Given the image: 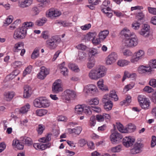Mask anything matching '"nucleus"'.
Listing matches in <instances>:
<instances>
[{
  "instance_id": "nucleus-11",
  "label": "nucleus",
  "mask_w": 156,
  "mask_h": 156,
  "mask_svg": "<svg viewBox=\"0 0 156 156\" xmlns=\"http://www.w3.org/2000/svg\"><path fill=\"white\" fill-rule=\"evenodd\" d=\"M135 140V139L133 137L126 136L123 138L122 144L125 147H128L133 145Z\"/></svg>"
},
{
  "instance_id": "nucleus-18",
  "label": "nucleus",
  "mask_w": 156,
  "mask_h": 156,
  "mask_svg": "<svg viewBox=\"0 0 156 156\" xmlns=\"http://www.w3.org/2000/svg\"><path fill=\"white\" fill-rule=\"evenodd\" d=\"M12 145L14 148H16L20 150L23 149L24 147L23 144L18 140H13Z\"/></svg>"
},
{
  "instance_id": "nucleus-12",
  "label": "nucleus",
  "mask_w": 156,
  "mask_h": 156,
  "mask_svg": "<svg viewBox=\"0 0 156 156\" xmlns=\"http://www.w3.org/2000/svg\"><path fill=\"white\" fill-rule=\"evenodd\" d=\"M97 88L96 86L93 84H90L85 86L84 88V92L87 94H94L96 92Z\"/></svg>"
},
{
  "instance_id": "nucleus-59",
  "label": "nucleus",
  "mask_w": 156,
  "mask_h": 156,
  "mask_svg": "<svg viewBox=\"0 0 156 156\" xmlns=\"http://www.w3.org/2000/svg\"><path fill=\"white\" fill-rule=\"evenodd\" d=\"M150 66L151 68H156V60H152L150 61Z\"/></svg>"
},
{
  "instance_id": "nucleus-54",
  "label": "nucleus",
  "mask_w": 156,
  "mask_h": 156,
  "mask_svg": "<svg viewBox=\"0 0 156 156\" xmlns=\"http://www.w3.org/2000/svg\"><path fill=\"white\" fill-rule=\"evenodd\" d=\"M86 56V54L84 52H80L79 53L78 55L79 59L82 60L85 58Z\"/></svg>"
},
{
  "instance_id": "nucleus-53",
  "label": "nucleus",
  "mask_w": 156,
  "mask_h": 156,
  "mask_svg": "<svg viewBox=\"0 0 156 156\" xmlns=\"http://www.w3.org/2000/svg\"><path fill=\"white\" fill-rule=\"evenodd\" d=\"M89 55L92 56L98 54V52L97 49L93 48L89 50Z\"/></svg>"
},
{
  "instance_id": "nucleus-46",
  "label": "nucleus",
  "mask_w": 156,
  "mask_h": 156,
  "mask_svg": "<svg viewBox=\"0 0 156 156\" xmlns=\"http://www.w3.org/2000/svg\"><path fill=\"white\" fill-rule=\"evenodd\" d=\"M19 29L20 30V32H21V34L24 36L25 38L27 34V28L24 27L23 25L22 26L19 28Z\"/></svg>"
},
{
  "instance_id": "nucleus-29",
  "label": "nucleus",
  "mask_w": 156,
  "mask_h": 156,
  "mask_svg": "<svg viewBox=\"0 0 156 156\" xmlns=\"http://www.w3.org/2000/svg\"><path fill=\"white\" fill-rule=\"evenodd\" d=\"M13 17L10 16V20L11 22H10V29H13L16 28V27L20 23L21 21L20 20H17L14 22L13 23H12V18Z\"/></svg>"
},
{
  "instance_id": "nucleus-16",
  "label": "nucleus",
  "mask_w": 156,
  "mask_h": 156,
  "mask_svg": "<svg viewBox=\"0 0 156 156\" xmlns=\"http://www.w3.org/2000/svg\"><path fill=\"white\" fill-rule=\"evenodd\" d=\"M137 71L139 73L142 74L146 72H150L151 71V67H147L143 65L140 66L138 69Z\"/></svg>"
},
{
  "instance_id": "nucleus-26",
  "label": "nucleus",
  "mask_w": 156,
  "mask_h": 156,
  "mask_svg": "<svg viewBox=\"0 0 156 156\" xmlns=\"http://www.w3.org/2000/svg\"><path fill=\"white\" fill-rule=\"evenodd\" d=\"M41 107H48L50 105V103L44 97H41Z\"/></svg>"
},
{
  "instance_id": "nucleus-60",
  "label": "nucleus",
  "mask_w": 156,
  "mask_h": 156,
  "mask_svg": "<svg viewBox=\"0 0 156 156\" xmlns=\"http://www.w3.org/2000/svg\"><path fill=\"white\" fill-rule=\"evenodd\" d=\"M100 39L99 38H94L92 40V42L93 44L94 45H97L101 43Z\"/></svg>"
},
{
  "instance_id": "nucleus-50",
  "label": "nucleus",
  "mask_w": 156,
  "mask_h": 156,
  "mask_svg": "<svg viewBox=\"0 0 156 156\" xmlns=\"http://www.w3.org/2000/svg\"><path fill=\"white\" fill-rule=\"evenodd\" d=\"M96 119L94 116H92L90 118L89 123L91 127L94 126L96 124Z\"/></svg>"
},
{
  "instance_id": "nucleus-38",
  "label": "nucleus",
  "mask_w": 156,
  "mask_h": 156,
  "mask_svg": "<svg viewBox=\"0 0 156 156\" xmlns=\"http://www.w3.org/2000/svg\"><path fill=\"white\" fill-rule=\"evenodd\" d=\"M131 97L129 95H127V97L126 98L125 100L120 102V105H123L126 104L127 105L129 103H130L131 101Z\"/></svg>"
},
{
  "instance_id": "nucleus-48",
  "label": "nucleus",
  "mask_w": 156,
  "mask_h": 156,
  "mask_svg": "<svg viewBox=\"0 0 156 156\" xmlns=\"http://www.w3.org/2000/svg\"><path fill=\"white\" fill-rule=\"evenodd\" d=\"M3 99L6 101H10V91H5L3 94Z\"/></svg>"
},
{
  "instance_id": "nucleus-40",
  "label": "nucleus",
  "mask_w": 156,
  "mask_h": 156,
  "mask_svg": "<svg viewBox=\"0 0 156 156\" xmlns=\"http://www.w3.org/2000/svg\"><path fill=\"white\" fill-rule=\"evenodd\" d=\"M41 97L36 99L33 101L34 106L37 108H41Z\"/></svg>"
},
{
  "instance_id": "nucleus-25",
  "label": "nucleus",
  "mask_w": 156,
  "mask_h": 156,
  "mask_svg": "<svg viewBox=\"0 0 156 156\" xmlns=\"http://www.w3.org/2000/svg\"><path fill=\"white\" fill-rule=\"evenodd\" d=\"M51 143H48L47 144H37V147L40 150H44L47 148H49L51 146Z\"/></svg>"
},
{
  "instance_id": "nucleus-36",
  "label": "nucleus",
  "mask_w": 156,
  "mask_h": 156,
  "mask_svg": "<svg viewBox=\"0 0 156 156\" xmlns=\"http://www.w3.org/2000/svg\"><path fill=\"white\" fill-rule=\"evenodd\" d=\"M136 128V126L130 123L128 125L125 130H126V132H132L134 131Z\"/></svg>"
},
{
  "instance_id": "nucleus-1",
  "label": "nucleus",
  "mask_w": 156,
  "mask_h": 156,
  "mask_svg": "<svg viewBox=\"0 0 156 156\" xmlns=\"http://www.w3.org/2000/svg\"><path fill=\"white\" fill-rule=\"evenodd\" d=\"M121 35L124 37L123 44L127 47H131L136 46L138 40L135 34L131 32L127 28H123L121 31Z\"/></svg>"
},
{
  "instance_id": "nucleus-23",
  "label": "nucleus",
  "mask_w": 156,
  "mask_h": 156,
  "mask_svg": "<svg viewBox=\"0 0 156 156\" xmlns=\"http://www.w3.org/2000/svg\"><path fill=\"white\" fill-rule=\"evenodd\" d=\"M151 104V102L147 99L146 100H144L143 103L140 104V106L143 109H147L149 108Z\"/></svg>"
},
{
  "instance_id": "nucleus-45",
  "label": "nucleus",
  "mask_w": 156,
  "mask_h": 156,
  "mask_svg": "<svg viewBox=\"0 0 156 156\" xmlns=\"http://www.w3.org/2000/svg\"><path fill=\"white\" fill-rule=\"evenodd\" d=\"M95 60L93 58H89L87 64V66L89 69L92 68L95 64Z\"/></svg>"
},
{
  "instance_id": "nucleus-15",
  "label": "nucleus",
  "mask_w": 156,
  "mask_h": 156,
  "mask_svg": "<svg viewBox=\"0 0 156 156\" xmlns=\"http://www.w3.org/2000/svg\"><path fill=\"white\" fill-rule=\"evenodd\" d=\"M32 3V0H23L18 2V6L21 8H25L30 6Z\"/></svg>"
},
{
  "instance_id": "nucleus-24",
  "label": "nucleus",
  "mask_w": 156,
  "mask_h": 156,
  "mask_svg": "<svg viewBox=\"0 0 156 156\" xmlns=\"http://www.w3.org/2000/svg\"><path fill=\"white\" fill-rule=\"evenodd\" d=\"M20 30L17 29L15 30L13 34V37L15 39H23L24 38V36L21 34Z\"/></svg>"
},
{
  "instance_id": "nucleus-6",
  "label": "nucleus",
  "mask_w": 156,
  "mask_h": 156,
  "mask_svg": "<svg viewBox=\"0 0 156 156\" xmlns=\"http://www.w3.org/2000/svg\"><path fill=\"white\" fill-rule=\"evenodd\" d=\"M117 59V54L112 52L106 58V64L108 65H111L115 63Z\"/></svg>"
},
{
  "instance_id": "nucleus-34",
  "label": "nucleus",
  "mask_w": 156,
  "mask_h": 156,
  "mask_svg": "<svg viewBox=\"0 0 156 156\" xmlns=\"http://www.w3.org/2000/svg\"><path fill=\"white\" fill-rule=\"evenodd\" d=\"M39 55V49L38 48H35L31 54V58L32 59H35L38 57Z\"/></svg>"
},
{
  "instance_id": "nucleus-8",
  "label": "nucleus",
  "mask_w": 156,
  "mask_h": 156,
  "mask_svg": "<svg viewBox=\"0 0 156 156\" xmlns=\"http://www.w3.org/2000/svg\"><path fill=\"white\" fill-rule=\"evenodd\" d=\"M52 89V91L55 93H57L63 90L60 80H58L55 81L53 84Z\"/></svg>"
},
{
  "instance_id": "nucleus-21",
  "label": "nucleus",
  "mask_w": 156,
  "mask_h": 156,
  "mask_svg": "<svg viewBox=\"0 0 156 156\" xmlns=\"http://www.w3.org/2000/svg\"><path fill=\"white\" fill-rule=\"evenodd\" d=\"M23 45L24 44L23 42H18L14 45L13 51L15 52H18L23 48Z\"/></svg>"
},
{
  "instance_id": "nucleus-4",
  "label": "nucleus",
  "mask_w": 156,
  "mask_h": 156,
  "mask_svg": "<svg viewBox=\"0 0 156 156\" xmlns=\"http://www.w3.org/2000/svg\"><path fill=\"white\" fill-rule=\"evenodd\" d=\"M61 41L60 39L57 36H53L47 41L48 47L50 49H54Z\"/></svg>"
},
{
  "instance_id": "nucleus-63",
  "label": "nucleus",
  "mask_w": 156,
  "mask_h": 156,
  "mask_svg": "<svg viewBox=\"0 0 156 156\" xmlns=\"http://www.w3.org/2000/svg\"><path fill=\"white\" fill-rule=\"evenodd\" d=\"M134 86L133 84H129L126 86L124 88V91L126 92L128 91L130 89L132 88Z\"/></svg>"
},
{
  "instance_id": "nucleus-37",
  "label": "nucleus",
  "mask_w": 156,
  "mask_h": 156,
  "mask_svg": "<svg viewBox=\"0 0 156 156\" xmlns=\"http://www.w3.org/2000/svg\"><path fill=\"white\" fill-rule=\"evenodd\" d=\"M92 109V107L84 105L83 106V112L87 115H90L92 114L91 110Z\"/></svg>"
},
{
  "instance_id": "nucleus-30",
  "label": "nucleus",
  "mask_w": 156,
  "mask_h": 156,
  "mask_svg": "<svg viewBox=\"0 0 156 156\" xmlns=\"http://www.w3.org/2000/svg\"><path fill=\"white\" fill-rule=\"evenodd\" d=\"M30 108V105L27 103L25 105L21 108L20 110V113L22 114H24L27 113Z\"/></svg>"
},
{
  "instance_id": "nucleus-51",
  "label": "nucleus",
  "mask_w": 156,
  "mask_h": 156,
  "mask_svg": "<svg viewBox=\"0 0 156 156\" xmlns=\"http://www.w3.org/2000/svg\"><path fill=\"white\" fill-rule=\"evenodd\" d=\"M122 53L124 55L126 56H130L132 55V52L129 50L125 49L122 51Z\"/></svg>"
},
{
  "instance_id": "nucleus-41",
  "label": "nucleus",
  "mask_w": 156,
  "mask_h": 156,
  "mask_svg": "<svg viewBox=\"0 0 156 156\" xmlns=\"http://www.w3.org/2000/svg\"><path fill=\"white\" fill-rule=\"evenodd\" d=\"M48 112V111L45 109H39L36 111V114L38 116H41L46 115Z\"/></svg>"
},
{
  "instance_id": "nucleus-22",
  "label": "nucleus",
  "mask_w": 156,
  "mask_h": 156,
  "mask_svg": "<svg viewBox=\"0 0 156 156\" xmlns=\"http://www.w3.org/2000/svg\"><path fill=\"white\" fill-rule=\"evenodd\" d=\"M109 33V31L107 30H105L100 32L98 35L99 39L101 41H103L106 38Z\"/></svg>"
},
{
  "instance_id": "nucleus-17",
  "label": "nucleus",
  "mask_w": 156,
  "mask_h": 156,
  "mask_svg": "<svg viewBox=\"0 0 156 156\" xmlns=\"http://www.w3.org/2000/svg\"><path fill=\"white\" fill-rule=\"evenodd\" d=\"M31 88L29 86L26 85L24 87L23 97L25 98H28L30 96L31 94Z\"/></svg>"
},
{
  "instance_id": "nucleus-52",
  "label": "nucleus",
  "mask_w": 156,
  "mask_h": 156,
  "mask_svg": "<svg viewBox=\"0 0 156 156\" xmlns=\"http://www.w3.org/2000/svg\"><path fill=\"white\" fill-rule=\"evenodd\" d=\"M46 21L45 18H42L40 20H37L36 22V23L37 25L41 26L43 25V24L45 23Z\"/></svg>"
},
{
  "instance_id": "nucleus-49",
  "label": "nucleus",
  "mask_w": 156,
  "mask_h": 156,
  "mask_svg": "<svg viewBox=\"0 0 156 156\" xmlns=\"http://www.w3.org/2000/svg\"><path fill=\"white\" fill-rule=\"evenodd\" d=\"M32 66H30L27 67L23 71V76H25L27 74H29L31 71Z\"/></svg>"
},
{
  "instance_id": "nucleus-39",
  "label": "nucleus",
  "mask_w": 156,
  "mask_h": 156,
  "mask_svg": "<svg viewBox=\"0 0 156 156\" xmlns=\"http://www.w3.org/2000/svg\"><path fill=\"white\" fill-rule=\"evenodd\" d=\"M68 66L70 69L75 72H78L80 71L78 66L75 64L69 63Z\"/></svg>"
},
{
  "instance_id": "nucleus-3",
  "label": "nucleus",
  "mask_w": 156,
  "mask_h": 156,
  "mask_svg": "<svg viewBox=\"0 0 156 156\" xmlns=\"http://www.w3.org/2000/svg\"><path fill=\"white\" fill-rule=\"evenodd\" d=\"M112 98H113L115 101L118 100V98L114 90L111 91L109 95H105L102 98V101L104 105V108L106 111L110 110L113 107V104L111 100Z\"/></svg>"
},
{
  "instance_id": "nucleus-56",
  "label": "nucleus",
  "mask_w": 156,
  "mask_h": 156,
  "mask_svg": "<svg viewBox=\"0 0 156 156\" xmlns=\"http://www.w3.org/2000/svg\"><path fill=\"white\" fill-rule=\"evenodd\" d=\"M44 129V126L42 125H39L38 126V129L37 130L38 133L40 134H42Z\"/></svg>"
},
{
  "instance_id": "nucleus-62",
  "label": "nucleus",
  "mask_w": 156,
  "mask_h": 156,
  "mask_svg": "<svg viewBox=\"0 0 156 156\" xmlns=\"http://www.w3.org/2000/svg\"><path fill=\"white\" fill-rule=\"evenodd\" d=\"M121 150V147L120 146H118L112 148L111 151L113 152H119Z\"/></svg>"
},
{
  "instance_id": "nucleus-32",
  "label": "nucleus",
  "mask_w": 156,
  "mask_h": 156,
  "mask_svg": "<svg viewBox=\"0 0 156 156\" xmlns=\"http://www.w3.org/2000/svg\"><path fill=\"white\" fill-rule=\"evenodd\" d=\"M39 2H41L40 6L43 8L48 7L49 5L50 1L49 0H37Z\"/></svg>"
},
{
  "instance_id": "nucleus-31",
  "label": "nucleus",
  "mask_w": 156,
  "mask_h": 156,
  "mask_svg": "<svg viewBox=\"0 0 156 156\" xmlns=\"http://www.w3.org/2000/svg\"><path fill=\"white\" fill-rule=\"evenodd\" d=\"M111 10V9L109 7H107L106 8H103L101 9V10L102 12L106 14L107 16L109 18H111L112 16V14L111 12H108Z\"/></svg>"
},
{
  "instance_id": "nucleus-43",
  "label": "nucleus",
  "mask_w": 156,
  "mask_h": 156,
  "mask_svg": "<svg viewBox=\"0 0 156 156\" xmlns=\"http://www.w3.org/2000/svg\"><path fill=\"white\" fill-rule=\"evenodd\" d=\"M83 107L81 105H77L75 108V112L79 114H81L83 112Z\"/></svg>"
},
{
  "instance_id": "nucleus-9",
  "label": "nucleus",
  "mask_w": 156,
  "mask_h": 156,
  "mask_svg": "<svg viewBox=\"0 0 156 156\" xmlns=\"http://www.w3.org/2000/svg\"><path fill=\"white\" fill-rule=\"evenodd\" d=\"M122 136L119 133L115 132L110 136V139L112 143H118L122 138Z\"/></svg>"
},
{
  "instance_id": "nucleus-57",
  "label": "nucleus",
  "mask_w": 156,
  "mask_h": 156,
  "mask_svg": "<svg viewBox=\"0 0 156 156\" xmlns=\"http://www.w3.org/2000/svg\"><path fill=\"white\" fill-rule=\"evenodd\" d=\"M82 130V128L80 126H78L75 128L73 129V130L74 131V133H75L76 134L79 135L80 133Z\"/></svg>"
},
{
  "instance_id": "nucleus-42",
  "label": "nucleus",
  "mask_w": 156,
  "mask_h": 156,
  "mask_svg": "<svg viewBox=\"0 0 156 156\" xmlns=\"http://www.w3.org/2000/svg\"><path fill=\"white\" fill-rule=\"evenodd\" d=\"M23 142L28 146H30L33 144V141L31 139L28 137H25L23 140Z\"/></svg>"
},
{
  "instance_id": "nucleus-7",
  "label": "nucleus",
  "mask_w": 156,
  "mask_h": 156,
  "mask_svg": "<svg viewBox=\"0 0 156 156\" xmlns=\"http://www.w3.org/2000/svg\"><path fill=\"white\" fill-rule=\"evenodd\" d=\"M76 96V94L74 91L67 89L63 93L62 98L69 101L75 98Z\"/></svg>"
},
{
  "instance_id": "nucleus-5",
  "label": "nucleus",
  "mask_w": 156,
  "mask_h": 156,
  "mask_svg": "<svg viewBox=\"0 0 156 156\" xmlns=\"http://www.w3.org/2000/svg\"><path fill=\"white\" fill-rule=\"evenodd\" d=\"M144 55V51L142 50H139L134 53L130 59V62L132 63L136 62L143 58Z\"/></svg>"
},
{
  "instance_id": "nucleus-44",
  "label": "nucleus",
  "mask_w": 156,
  "mask_h": 156,
  "mask_svg": "<svg viewBox=\"0 0 156 156\" xmlns=\"http://www.w3.org/2000/svg\"><path fill=\"white\" fill-rule=\"evenodd\" d=\"M87 103L90 105H96L99 103V100L97 98H94L91 100H88Z\"/></svg>"
},
{
  "instance_id": "nucleus-14",
  "label": "nucleus",
  "mask_w": 156,
  "mask_h": 156,
  "mask_svg": "<svg viewBox=\"0 0 156 156\" xmlns=\"http://www.w3.org/2000/svg\"><path fill=\"white\" fill-rule=\"evenodd\" d=\"M48 70L44 67H41L40 72L37 74V76L39 79H43L48 74Z\"/></svg>"
},
{
  "instance_id": "nucleus-27",
  "label": "nucleus",
  "mask_w": 156,
  "mask_h": 156,
  "mask_svg": "<svg viewBox=\"0 0 156 156\" xmlns=\"http://www.w3.org/2000/svg\"><path fill=\"white\" fill-rule=\"evenodd\" d=\"M104 80L103 79H101L97 82V84L99 88L102 90H108L107 86L103 84Z\"/></svg>"
},
{
  "instance_id": "nucleus-2",
  "label": "nucleus",
  "mask_w": 156,
  "mask_h": 156,
  "mask_svg": "<svg viewBox=\"0 0 156 156\" xmlns=\"http://www.w3.org/2000/svg\"><path fill=\"white\" fill-rule=\"evenodd\" d=\"M107 69L103 66H99L91 69L89 73L88 76L91 80H97L104 77L106 74Z\"/></svg>"
},
{
  "instance_id": "nucleus-35",
  "label": "nucleus",
  "mask_w": 156,
  "mask_h": 156,
  "mask_svg": "<svg viewBox=\"0 0 156 156\" xmlns=\"http://www.w3.org/2000/svg\"><path fill=\"white\" fill-rule=\"evenodd\" d=\"M96 36V34L95 32L88 33L85 37V40L87 41H90L92 38L93 39Z\"/></svg>"
},
{
  "instance_id": "nucleus-55",
  "label": "nucleus",
  "mask_w": 156,
  "mask_h": 156,
  "mask_svg": "<svg viewBox=\"0 0 156 156\" xmlns=\"http://www.w3.org/2000/svg\"><path fill=\"white\" fill-rule=\"evenodd\" d=\"M148 12L153 15H156V8L148 7L147 8Z\"/></svg>"
},
{
  "instance_id": "nucleus-58",
  "label": "nucleus",
  "mask_w": 156,
  "mask_h": 156,
  "mask_svg": "<svg viewBox=\"0 0 156 156\" xmlns=\"http://www.w3.org/2000/svg\"><path fill=\"white\" fill-rule=\"evenodd\" d=\"M147 99L144 96L141 95H139L138 97V99L140 103V104L143 103V102H144V100H146Z\"/></svg>"
},
{
  "instance_id": "nucleus-33",
  "label": "nucleus",
  "mask_w": 156,
  "mask_h": 156,
  "mask_svg": "<svg viewBox=\"0 0 156 156\" xmlns=\"http://www.w3.org/2000/svg\"><path fill=\"white\" fill-rule=\"evenodd\" d=\"M51 133L47 134L45 137L41 138V140L40 141L44 143L50 141L51 140Z\"/></svg>"
},
{
  "instance_id": "nucleus-28",
  "label": "nucleus",
  "mask_w": 156,
  "mask_h": 156,
  "mask_svg": "<svg viewBox=\"0 0 156 156\" xmlns=\"http://www.w3.org/2000/svg\"><path fill=\"white\" fill-rule=\"evenodd\" d=\"M130 62L126 59H120L117 62V65L121 67H123L128 65Z\"/></svg>"
},
{
  "instance_id": "nucleus-61",
  "label": "nucleus",
  "mask_w": 156,
  "mask_h": 156,
  "mask_svg": "<svg viewBox=\"0 0 156 156\" xmlns=\"http://www.w3.org/2000/svg\"><path fill=\"white\" fill-rule=\"evenodd\" d=\"M91 27V24L88 23L81 26L80 28L82 30H89Z\"/></svg>"
},
{
  "instance_id": "nucleus-64",
  "label": "nucleus",
  "mask_w": 156,
  "mask_h": 156,
  "mask_svg": "<svg viewBox=\"0 0 156 156\" xmlns=\"http://www.w3.org/2000/svg\"><path fill=\"white\" fill-rule=\"evenodd\" d=\"M149 84L154 87H156V80L154 79H151L149 81Z\"/></svg>"
},
{
  "instance_id": "nucleus-13",
  "label": "nucleus",
  "mask_w": 156,
  "mask_h": 156,
  "mask_svg": "<svg viewBox=\"0 0 156 156\" xmlns=\"http://www.w3.org/2000/svg\"><path fill=\"white\" fill-rule=\"evenodd\" d=\"M150 26L147 24L144 25L143 28L140 32V34L145 37H147L150 35Z\"/></svg>"
},
{
  "instance_id": "nucleus-20",
  "label": "nucleus",
  "mask_w": 156,
  "mask_h": 156,
  "mask_svg": "<svg viewBox=\"0 0 156 156\" xmlns=\"http://www.w3.org/2000/svg\"><path fill=\"white\" fill-rule=\"evenodd\" d=\"M141 148V144L137 143L135 144L133 148L131 150V152L133 154H135L140 152Z\"/></svg>"
},
{
  "instance_id": "nucleus-10",
  "label": "nucleus",
  "mask_w": 156,
  "mask_h": 156,
  "mask_svg": "<svg viewBox=\"0 0 156 156\" xmlns=\"http://www.w3.org/2000/svg\"><path fill=\"white\" fill-rule=\"evenodd\" d=\"M46 16L51 19L58 16L61 14V12L57 10L51 8L48 10L46 12Z\"/></svg>"
},
{
  "instance_id": "nucleus-47",
  "label": "nucleus",
  "mask_w": 156,
  "mask_h": 156,
  "mask_svg": "<svg viewBox=\"0 0 156 156\" xmlns=\"http://www.w3.org/2000/svg\"><path fill=\"white\" fill-rule=\"evenodd\" d=\"M116 126L119 131L122 133H126V130L124 129L123 125L120 123H117Z\"/></svg>"
},
{
  "instance_id": "nucleus-19",
  "label": "nucleus",
  "mask_w": 156,
  "mask_h": 156,
  "mask_svg": "<svg viewBox=\"0 0 156 156\" xmlns=\"http://www.w3.org/2000/svg\"><path fill=\"white\" fill-rule=\"evenodd\" d=\"M65 62H63L62 64L59 65L58 67L60 70L61 73L64 76L67 75L68 70L67 68L65 67Z\"/></svg>"
}]
</instances>
